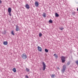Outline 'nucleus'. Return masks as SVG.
Returning <instances> with one entry per match:
<instances>
[{"label":"nucleus","instance_id":"obj_1","mask_svg":"<svg viewBox=\"0 0 78 78\" xmlns=\"http://www.w3.org/2000/svg\"><path fill=\"white\" fill-rule=\"evenodd\" d=\"M21 58L23 59H26L27 58V56L25 53L21 55Z\"/></svg>","mask_w":78,"mask_h":78},{"label":"nucleus","instance_id":"obj_2","mask_svg":"<svg viewBox=\"0 0 78 78\" xmlns=\"http://www.w3.org/2000/svg\"><path fill=\"white\" fill-rule=\"evenodd\" d=\"M61 60L62 63H64L66 61V57L62 56L61 58Z\"/></svg>","mask_w":78,"mask_h":78},{"label":"nucleus","instance_id":"obj_3","mask_svg":"<svg viewBox=\"0 0 78 78\" xmlns=\"http://www.w3.org/2000/svg\"><path fill=\"white\" fill-rule=\"evenodd\" d=\"M66 69V66L65 65H63V69L61 70L62 73H64V72H65Z\"/></svg>","mask_w":78,"mask_h":78},{"label":"nucleus","instance_id":"obj_4","mask_svg":"<svg viewBox=\"0 0 78 78\" xmlns=\"http://www.w3.org/2000/svg\"><path fill=\"white\" fill-rule=\"evenodd\" d=\"M42 64L43 65V70H45L46 68V65H45V64L44 62H42Z\"/></svg>","mask_w":78,"mask_h":78},{"label":"nucleus","instance_id":"obj_5","mask_svg":"<svg viewBox=\"0 0 78 78\" xmlns=\"http://www.w3.org/2000/svg\"><path fill=\"white\" fill-rule=\"evenodd\" d=\"M37 49H38V51H39L41 52L42 51V48H41V47L39 46L37 47Z\"/></svg>","mask_w":78,"mask_h":78},{"label":"nucleus","instance_id":"obj_6","mask_svg":"<svg viewBox=\"0 0 78 78\" xmlns=\"http://www.w3.org/2000/svg\"><path fill=\"white\" fill-rule=\"evenodd\" d=\"M16 31H19V26H17V25H16Z\"/></svg>","mask_w":78,"mask_h":78},{"label":"nucleus","instance_id":"obj_7","mask_svg":"<svg viewBox=\"0 0 78 78\" xmlns=\"http://www.w3.org/2000/svg\"><path fill=\"white\" fill-rule=\"evenodd\" d=\"M35 6H36V7H38V6H39V3H38V2H36L35 3Z\"/></svg>","mask_w":78,"mask_h":78},{"label":"nucleus","instance_id":"obj_8","mask_svg":"<svg viewBox=\"0 0 78 78\" xmlns=\"http://www.w3.org/2000/svg\"><path fill=\"white\" fill-rule=\"evenodd\" d=\"M25 7L27 8V9H30V5L28 4H26L25 6Z\"/></svg>","mask_w":78,"mask_h":78},{"label":"nucleus","instance_id":"obj_9","mask_svg":"<svg viewBox=\"0 0 78 78\" xmlns=\"http://www.w3.org/2000/svg\"><path fill=\"white\" fill-rule=\"evenodd\" d=\"M8 12H11V8L9 7L8 9Z\"/></svg>","mask_w":78,"mask_h":78},{"label":"nucleus","instance_id":"obj_10","mask_svg":"<svg viewBox=\"0 0 78 78\" xmlns=\"http://www.w3.org/2000/svg\"><path fill=\"white\" fill-rule=\"evenodd\" d=\"M3 44H4V45H8V42H7L6 41H4V42H3Z\"/></svg>","mask_w":78,"mask_h":78},{"label":"nucleus","instance_id":"obj_11","mask_svg":"<svg viewBox=\"0 0 78 78\" xmlns=\"http://www.w3.org/2000/svg\"><path fill=\"white\" fill-rule=\"evenodd\" d=\"M12 71H13V72H14L15 73L16 72V68H14L12 70Z\"/></svg>","mask_w":78,"mask_h":78},{"label":"nucleus","instance_id":"obj_12","mask_svg":"<svg viewBox=\"0 0 78 78\" xmlns=\"http://www.w3.org/2000/svg\"><path fill=\"white\" fill-rule=\"evenodd\" d=\"M54 56H55V57L56 59H57V58H58V56L57 55H56V54H54Z\"/></svg>","mask_w":78,"mask_h":78},{"label":"nucleus","instance_id":"obj_13","mask_svg":"<svg viewBox=\"0 0 78 78\" xmlns=\"http://www.w3.org/2000/svg\"><path fill=\"white\" fill-rule=\"evenodd\" d=\"M43 16L44 17H46V14H45V13H43Z\"/></svg>","mask_w":78,"mask_h":78},{"label":"nucleus","instance_id":"obj_14","mask_svg":"<svg viewBox=\"0 0 78 78\" xmlns=\"http://www.w3.org/2000/svg\"><path fill=\"white\" fill-rule=\"evenodd\" d=\"M49 23H53V21L51 20H50L49 21H48Z\"/></svg>","mask_w":78,"mask_h":78},{"label":"nucleus","instance_id":"obj_15","mask_svg":"<svg viewBox=\"0 0 78 78\" xmlns=\"http://www.w3.org/2000/svg\"><path fill=\"white\" fill-rule=\"evenodd\" d=\"M55 15L56 17H59V15H58V14L57 13H55Z\"/></svg>","mask_w":78,"mask_h":78},{"label":"nucleus","instance_id":"obj_16","mask_svg":"<svg viewBox=\"0 0 78 78\" xmlns=\"http://www.w3.org/2000/svg\"><path fill=\"white\" fill-rule=\"evenodd\" d=\"M39 36L40 37H41L42 36V34L41 33H39Z\"/></svg>","mask_w":78,"mask_h":78},{"label":"nucleus","instance_id":"obj_17","mask_svg":"<svg viewBox=\"0 0 78 78\" xmlns=\"http://www.w3.org/2000/svg\"><path fill=\"white\" fill-rule=\"evenodd\" d=\"M45 52H46V53H48V49H45Z\"/></svg>","mask_w":78,"mask_h":78},{"label":"nucleus","instance_id":"obj_18","mask_svg":"<svg viewBox=\"0 0 78 78\" xmlns=\"http://www.w3.org/2000/svg\"><path fill=\"white\" fill-rule=\"evenodd\" d=\"M55 76V74H52L51 75V77L52 78H54V77Z\"/></svg>","mask_w":78,"mask_h":78},{"label":"nucleus","instance_id":"obj_19","mask_svg":"<svg viewBox=\"0 0 78 78\" xmlns=\"http://www.w3.org/2000/svg\"><path fill=\"white\" fill-rule=\"evenodd\" d=\"M11 34H12V35H14V32H13V30H12V32H11Z\"/></svg>","mask_w":78,"mask_h":78},{"label":"nucleus","instance_id":"obj_20","mask_svg":"<svg viewBox=\"0 0 78 78\" xmlns=\"http://www.w3.org/2000/svg\"><path fill=\"white\" fill-rule=\"evenodd\" d=\"M26 70L27 72H29L30 71V69L27 68H26Z\"/></svg>","mask_w":78,"mask_h":78},{"label":"nucleus","instance_id":"obj_21","mask_svg":"<svg viewBox=\"0 0 78 78\" xmlns=\"http://www.w3.org/2000/svg\"><path fill=\"white\" fill-rule=\"evenodd\" d=\"M75 63H76V64L78 66V60L76 61Z\"/></svg>","mask_w":78,"mask_h":78},{"label":"nucleus","instance_id":"obj_22","mask_svg":"<svg viewBox=\"0 0 78 78\" xmlns=\"http://www.w3.org/2000/svg\"><path fill=\"white\" fill-rule=\"evenodd\" d=\"M60 30H63L64 29V28L63 27H62L61 28H59Z\"/></svg>","mask_w":78,"mask_h":78},{"label":"nucleus","instance_id":"obj_23","mask_svg":"<svg viewBox=\"0 0 78 78\" xmlns=\"http://www.w3.org/2000/svg\"><path fill=\"white\" fill-rule=\"evenodd\" d=\"M11 12H9V14L10 16H11Z\"/></svg>","mask_w":78,"mask_h":78},{"label":"nucleus","instance_id":"obj_24","mask_svg":"<svg viewBox=\"0 0 78 78\" xmlns=\"http://www.w3.org/2000/svg\"><path fill=\"white\" fill-rule=\"evenodd\" d=\"M70 62H67V64L68 65H70Z\"/></svg>","mask_w":78,"mask_h":78},{"label":"nucleus","instance_id":"obj_25","mask_svg":"<svg viewBox=\"0 0 78 78\" xmlns=\"http://www.w3.org/2000/svg\"><path fill=\"white\" fill-rule=\"evenodd\" d=\"M26 78H28V76H26Z\"/></svg>","mask_w":78,"mask_h":78},{"label":"nucleus","instance_id":"obj_26","mask_svg":"<svg viewBox=\"0 0 78 78\" xmlns=\"http://www.w3.org/2000/svg\"><path fill=\"white\" fill-rule=\"evenodd\" d=\"M57 69H58V70H60V69L59 68V67H57Z\"/></svg>","mask_w":78,"mask_h":78},{"label":"nucleus","instance_id":"obj_27","mask_svg":"<svg viewBox=\"0 0 78 78\" xmlns=\"http://www.w3.org/2000/svg\"><path fill=\"white\" fill-rule=\"evenodd\" d=\"M2 1L1 0H0V3H2Z\"/></svg>","mask_w":78,"mask_h":78}]
</instances>
